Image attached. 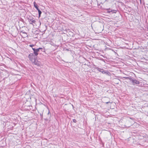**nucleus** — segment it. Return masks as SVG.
I'll return each mask as SVG.
<instances>
[{"label": "nucleus", "mask_w": 148, "mask_h": 148, "mask_svg": "<svg viewBox=\"0 0 148 148\" xmlns=\"http://www.w3.org/2000/svg\"><path fill=\"white\" fill-rule=\"evenodd\" d=\"M35 64L37 65L40 66L41 65V63L40 62L38 61L37 60L34 59H33L32 60H31Z\"/></svg>", "instance_id": "nucleus-1"}, {"label": "nucleus", "mask_w": 148, "mask_h": 148, "mask_svg": "<svg viewBox=\"0 0 148 148\" xmlns=\"http://www.w3.org/2000/svg\"><path fill=\"white\" fill-rule=\"evenodd\" d=\"M32 49L34 51V53L35 56H37L38 54V49H36L34 48H32Z\"/></svg>", "instance_id": "nucleus-2"}, {"label": "nucleus", "mask_w": 148, "mask_h": 148, "mask_svg": "<svg viewBox=\"0 0 148 148\" xmlns=\"http://www.w3.org/2000/svg\"><path fill=\"white\" fill-rule=\"evenodd\" d=\"M29 21L30 23L32 24L33 23H35L36 21L33 18H30L29 19Z\"/></svg>", "instance_id": "nucleus-3"}, {"label": "nucleus", "mask_w": 148, "mask_h": 148, "mask_svg": "<svg viewBox=\"0 0 148 148\" xmlns=\"http://www.w3.org/2000/svg\"><path fill=\"white\" fill-rule=\"evenodd\" d=\"M29 58L30 60H32L35 58L34 57V55L33 53H31L29 55Z\"/></svg>", "instance_id": "nucleus-4"}, {"label": "nucleus", "mask_w": 148, "mask_h": 148, "mask_svg": "<svg viewBox=\"0 0 148 148\" xmlns=\"http://www.w3.org/2000/svg\"><path fill=\"white\" fill-rule=\"evenodd\" d=\"M132 82L133 84H139L140 82L139 81L136 80L135 79H133L132 80Z\"/></svg>", "instance_id": "nucleus-5"}, {"label": "nucleus", "mask_w": 148, "mask_h": 148, "mask_svg": "<svg viewBox=\"0 0 148 148\" xmlns=\"http://www.w3.org/2000/svg\"><path fill=\"white\" fill-rule=\"evenodd\" d=\"M97 69L100 72L102 73L103 74L104 73L105 71L103 69L98 68H97Z\"/></svg>", "instance_id": "nucleus-6"}, {"label": "nucleus", "mask_w": 148, "mask_h": 148, "mask_svg": "<svg viewBox=\"0 0 148 148\" xmlns=\"http://www.w3.org/2000/svg\"><path fill=\"white\" fill-rule=\"evenodd\" d=\"M34 6L35 8L37 10H38L39 9L38 8V6L37 5L36 3L35 2H34Z\"/></svg>", "instance_id": "nucleus-7"}, {"label": "nucleus", "mask_w": 148, "mask_h": 148, "mask_svg": "<svg viewBox=\"0 0 148 148\" xmlns=\"http://www.w3.org/2000/svg\"><path fill=\"white\" fill-rule=\"evenodd\" d=\"M103 74H105L107 75H110V73L108 71H105Z\"/></svg>", "instance_id": "nucleus-8"}, {"label": "nucleus", "mask_w": 148, "mask_h": 148, "mask_svg": "<svg viewBox=\"0 0 148 148\" xmlns=\"http://www.w3.org/2000/svg\"><path fill=\"white\" fill-rule=\"evenodd\" d=\"M37 10L38 11V14H39V18L40 17V15L42 13V12L39 9Z\"/></svg>", "instance_id": "nucleus-9"}, {"label": "nucleus", "mask_w": 148, "mask_h": 148, "mask_svg": "<svg viewBox=\"0 0 148 148\" xmlns=\"http://www.w3.org/2000/svg\"><path fill=\"white\" fill-rule=\"evenodd\" d=\"M34 46V45H29V46L31 47H32L33 46Z\"/></svg>", "instance_id": "nucleus-10"}, {"label": "nucleus", "mask_w": 148, "mask_h": 148, "mask_svg": "<svg viewBox=\"0 0 148 148\" xmlns=\"http://www.w3.org/2000/svg\"><path fill=\"white\" fill-rule=\"evenodd\" d=\"M73 122H74V123H76V121H76V119H73Z\"/></svg>", "instance_id": "nucleus-11"}, {"label": "nucleus", "mask_w": 148, "mask_h": 148, "mask_svg": "<svg viewBox=\"0 0 148 148\" xmlns=\"http://www.w3.org/2000/svg\"><path fill=\"white\" fill-rule=\"evenodd\" d=\"M110 12H113V13H116V11L114 10H112Z\"/></svg>", "instance_id": "nucleus-12"}, {"label": "nucleus", "mask_w": 148, "mask_h": 148, "mask_svg": "<svg viewBox=\"0 0 148 148\" xmlns=\"http://www.w3.org/2000/svg\"><path fill=\"white\" fill-rule=\"evenodd\" d=\"M42 49V48H39L37 49H38V51H39V50L40 49Z\"/></svg>", "instance_id": "nucleus-13"}, {"label": "nucleus", "mask_w": 148, "mask_h": 148, "mask_svg": "<svg viewBox=\"0 0 148 148\" xmlns=\"http://www.w3.org/2000/svg\"><path fill=\"white\" fill-rule=\"evenodd\" d=\"M106 103L107 104V103H111L112 102H110V101H109V102H106Z\"/></svg>", "instance_id": "nucleus-14"}, {"label": "nucleus", "mask_w": 148, "mask_h": 148, "mask_svg": "<svg viewBox=\"0 0 148 148\" xmlns=\"http://www.w3.org/2000/svg\"><path fill=\"white\" fill-rule=\"evenodd\" d=\"M108 12H110V11H108Z\"/></svg>", "instance_id": "nucleus-15"}]
</instances>
